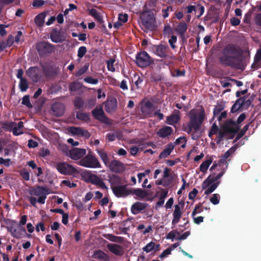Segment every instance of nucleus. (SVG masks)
<instances>
[{"instance_id":"54","label":"nucleus","mask_w":261,"mask_h":261,"mask_svg":"<svg viewBox=\"0 0 261 261\" xmlns=\"http://www.w3.org/2000/svg\"><path fill=\"white\" fill-rule=\"evenodd\" d=\"M87 53V48L85 46H81L77 50V57L80 58H83Z\"/></svg>"},{"instance_id":"18","label":"nucleus","mask_w":261,"mask_h":261,"mask_svg":"<svg viewBox=\"0 0 261 261\" xmlns=\"http://www.w3.org/2000/svg\"><path fill=\"white\" fill-rule=\"evenodd\" d=\"M107 248L112 253L117 256H122L124 253L123 247L117 244H109L107 245Z\"/></svg>"},{"instance_id":"8","label":"nucleus","mask_w":261,"mask_h":261,"mask_svg":"<svg viewBox=\"0 0 261 261\" xmlns=\"http://www.w3.org/2000/svg\"><path fill=\"white\" fill-rule=\"evenodd\" d=\"M56 168L58 171L63 175H73L79 173L75 167L66 162H58Z\"/></svg>"},{"instance_id":"50","label":"nucleus","mask_w":261,"mask_h":261,"mask_svg":"<svg viewBox=\"0 0 261 261\" xmlns=\"http://www.w3.org/2000/svg\"><path fill=\"white\" fill-rule=\"evenodd\" d=\"M69 130L73 135H81L83 132V129L80 127L71 126L69 127Z\"/></svg>"},{"instance_id":"2","label":"nucleus","mask_w":261,"mask_h":261,"mask_svg":"<svg viewBox=\"0 0 261 261\" xmlns=\"http://www.w3.org/2000/svg\"><path fill=\"white\" fill-rule=\"evenodd\" d=\"M189 117L190 121L187 126L183 127V130L188 134H191L193 140H197L200 137L198 131L205 119L204 110L202 109L198 113L195 110H191L189 113Z\"/></svg>"},{"instance_id":"7","label":"nucleus","mask_w":261,"mask_h":261,"mask_svg":"<svg viewBox=\"0 0 261 261\" xmlns=\"http://www.w3.org/2000/svg\"><path fill=\"white\" fill-rule=\"evenodd\" d=\"M49 190L46 187L38 186L31 190L30 194L38 197V202L44 204L46 199V195L49 194Z\"/></svg>"},{"instance_id":"23","label":"nucleus","mask_w":261,"mask_h":261,"mask_svg":"<svg viewBox=\"0 0 261 261\" xmlns=\"http://www.w3.org/2000/svg\"><path fill=\"white\" fill-rule=\"evenodd\" d=\"M50 38L51 41L55 43H61L64 41V38L61 35L60 31L55 28L50 33Z\"/></svg>"},{"instance_id":"15","label":"nucleus","mask_w":261,"mask_h":261,"mask_svg":"<svg viewBox=\"0 0 261 261\" xmlns=\"http://www.w3.org/2000/svg\"><path fill=\"white\" fill-rule=\"evenodd\" d=\"M86 153L85 149L73 148L69 151V156L72 160H77L83 157Z\"/></svg>"},{"instance_id":"27","label":"nucleus","mask_w":261,"mask_h":261,"mask_svg":"<svg viewBox=\"0 0 261 261\" xmlns=\"http://www.w3.org/2000/svg\"><path fill=\"white\" fill-rule=\"evenodd\" d=\"M96 151L104 164L107 167L110 163V160L107 152L103 149H97Z\"/></svg>"},{"instance_id":"63","label":"nucleus","mask_w":261,"mask_h":261,"mask_svg":"<svg viewBox=\"0 0 261 261\" xmlns=\"http://www.w3.org/2000/svg\"><path fill=\"white\" fill-rule=\"evenodd\" d=\"M219 130L218 126L216 124V123H214L212 125V126L211 129V131L209 133L208 136L211 137L212 135L216 134Z\"/></svg>"},{"instance_id":"44","label":"nucleus","mask_w":261,"mask_h":261,"mask_svg":"<svg viewBox=\"0 0 261 261\" xmlns=\"http://www.w3.org/2000/svg\"><path fill=\"white\" fill-rule=\"evenodd\" d=\"M92 174L90 171L86 170L82 173L81 176L87 182H89Z\"/></svg>"},{"instance_id":"58","label":"nucleus","mask_w":261,"mask_h":261,"mask_svg":"<svg viewBox=\"0 0 261 261\" xmlns=\"http://www.w3.org/2000/svg\"><path fill=\"white\" fill-rule=\"evenodd\" d=\"M20 175L22 178L25 181L30 180V173L25 170H22L20 172Z\"/></svg>"},{"instance_id":"28","label":"nucleus","mask_w":261,"mask_h":261,"mask_svg":"<svg viewBox=\"0 0 261 261\" xmlns=\"http://www.w3.org/2000/svg\"><path fill=\"white\" fill-rule=\"evenodd\" d=\"M130 194L136 195L141 199H143L147 196V192L141 189H130Z\"/></svg>"},{"instance_id":"24","label":"nucleus","mask_w":261,"mask_h":261,"mask_svg":"<svg viewBox=\"0 0 261 261\" xmlns=\"http://www.w3.org/2000/svg\"><path fill=\"white\" fill-rule=\"evenodd\" d=\"M173 132V128L168 126H164L159 129L157 135L162 138H165L170 136Z\"/></svg>"},{"instance_id":"26","label":"nucleus","mask_w":261,"mask_h":261,"mask_svg":"<svg viewBox=\"0 0 261 261\" xmlns=\"http://www.w3.org/2000/svg\"><path fill=\"white\" fill-rule=\"evenodd\" d=\"M93 257L103 261H109L110 259L108 255L101 250L95 251L93 255Z\"/></svg>"},{"instance_id":"22","label":"nucleus","mask_w":261,"mask_h":261,"mask_svg":"<svg viewBox=\"0 0 261 261\" xmlns=\"http://www.w3.org/2000/svg\"><path fill=\"white\" fill-rule=\"evenodd\" d=\"M168 47L164 45H154L153 47L154 53L158 56L166 58L167 57V49Z\"/></svg>"},{"instance_id":"53","label":"nucleus","mask_w":261,"mask_h":261,"mask_svg":"<svg viewBox=\"0 0 261 261\" xmlns=\"http://www.w3.org/2000/svg\"><path fill=\"white\" fill-rule=\"evenodd\" d=\"M22 104L26 106L29 108H32V105L30 102V97L29 95H25L22 98Z\"/></svg>"},{"instance_id":"20","label":"nucleus","mask_w":261,"mask_h":261,"mask_svg":"<svg viewBox=\"0 0 261 261\" xmlns=\"http://www.w3.org/2000/svg\"><path fill=\"white\" fill-rule=\"evenodd\" d=\"M182 211L179 205H174V210L173 212V219L172 225L175 226L180 221L182 215Z\"/></svg>"},{"instance_id":"21","label":"nucleus","mask_w":261,"mask_h":261,"mask_svg":"<svg viewBox=\"0 0 261 261\" xmlns=\"http://www.w3.org/2000/svg\"><path fill=\"white\" fill-rule=\"evenodd\" d=\"M147 205L148 204L147 203L136 202L131 206V212L134 215H137L145 210Z\"/></svg>"},{"instance_id":"35","label":"nucleus","mask_w":261,"mask_h":261,"mask_svg":"<svg viewBox=\"0 0 261 261\" xmlns=\"http://www.w3.org/2000/svg\"><path fill=\"white\" fill-rule=\"evenodd\" d=\"M212 162L213 159L211 158L202 162L199 167L200 171L204 173L205 172Z\"/></svg>"},{"instance_id":"14","label":"nucleus","mask_w":261,"mask_h":261,"mask_svg":"<svg viewBox=\"0 0 261 261\" xmlns=\"http://www.w3.org/2000/svg\"><path fill=\"white\" fill-rule=\"evenodd\" d=\"M107 167L114 173H120L124 170L123 164L116 160H113L110 162Z\"/></svg>"},{"instance_id":"1","label":"nucleus","mask_w":261,"mask_h":261,"mask_svg":"<svg viewBox=\"0 0 261 261\" xmlns=\"http://www.w3.org/2000/svg\"><path fill=\"white\" fill-rule=\"evenodd\" d=\"M243 53L239 46L227 44L222 50V56L218 58L219 62L222 66L244 71L248 64V60L243 56Z\"/></svg>"},{"instance_id":"30","label":"nucleus","mask_w":261,"mask_h":261,"mask_svg":"<svg viewBox=\"0 0 261 261\" xmlns=\"http://www.w3.org/2000/svg\"><path fill=\"white\" fill-rule=\"evenodd\" d=\"M187 24L184 22H180L177 26L175 29V31L178 35H182L183 34H185L187 30Z\"/></svg>"},{"instance_id":"41","label":"nucleus","mask_w":261,"mask_h":261,"mask_svg":"<svg viewBox=\"0 0 261 261\" xmlns=\"http://www.w3.org/2000/svg\"><path fill=\"white\" fill-rule=\"evenodd\" d=\"M108 239L112 242L121 243L123 241V238L121 237L116 236L112 234H108Z\"/></svg>"},{"instance_id":"60","label":"nucleus","mask_w":261,"mask_h":261,"mask_svg":"<svg viewBox=\"0 0 261 261\" xmlns=\"http://www.w3.org/2000/svg\"><path fill=\"white\" fill-rule=\"evenodd\" d=\"M84 81L89 84H97L98 82L97 79H93L91 76H87L84 79Z\"/></svg>"},{"instance_id":"45","label":"nucleus","mask_w":261,"mask_h":261,"mask_svg":"<svg viewBox=\"0 0 261 261\" xmlns=\"http://www.w3.org/2000/svg\"><path fill=\"white\" fill-rule=\"evenodd\" d=\"M180 234V231H178L177 229H175L170 231L166 236V239H170L172 241H173L174 239H176L175 237L176 235H179Z\"/></svg>"},{"instance_id":"55","label":"nucleus","mask_w":261,"mask_h":261,"mask_svg":"<svg viewBox=\"0 0 261 261\" xmlns=\"http://www.w3.org/2000/svg\"><path fill=\"white\" fill-rule=\"evenodd\" d=\"M203 211V208L201 207V203L195 205V207L192 213V216L194 217L198 213H200Z\"/></svg>"},{"instance_id":"17","label":"nucleus","mask_w":261,"mask_h":261,"mask_svg":"<svg viewBox=\"0 0 261 261\" xmlns=\"http://www.w3.org/2000/svg\"><path fill=\"white\" fill-rule=\"evenodd\" d=\"M180 120V112L178 110H174L172 114L166 118L167 123L171 125H174Z\"/></svg>"},{"instance_id":"43","label":"nucleus","mask_w":261,"mask_h":261,"mask_svg":"<svg viewBox=\"0 0 261 261\" xmlns=\"http://www.w3.org/2000/svg\"><path fill=\"white\" fill-rule=\"evenodd\" d=\"M76 117L77 119L80 120L87 121L90 118L89 115L85 113L77 112L76 114Z\"/></svg>"},{"instance_id":"31","label":"nucleus","mask_w":261,"mask_h":261,"mask_svg":"<svg viewBox=\"0 0 261 261\" xmlns=\"http://www.w3.org/2000/svg\"><path fill=\"white\" fill-rule=\"evenodd\" d=\"M242 99L241 97L237 99L234 103L232 105L231 108V112L234 113L238 111H242V108H243V104L242 102Z\"/></svg>"},{"instance_id":"56","label":"nucleus","mask_w":261,"mask_h":261,"mask_svg":"<svg viewBox=\"0 0 261 261\" xmlns=\"http://www.w3.org/2000/svg\"><path fill=\"white\" fill-rule=\"evenodd\" d=\"M236 148L234 146H232L226 152H225L222 156H223V158L227 160L230 156V155L236 151Z\"/></svg>"},{"instance_id":"6","label":"nucleus","mask_w":261,"mask_h":261,"mask_svg":"<svg viewBox=\"0 0 261 261\" xmlns=\"http://www.w3.org/2000/svg\"><path fill=\"white\" fill-rule=\"evenodd\" d=\"M135 62L138 67L144 68L153 64L154 60L146 51H141L137 54Z\"/></svg>"},{"instance_id":"11","label":"nucleus","mask_w":261,"mask_h":261,"mask_svg":"<svg viewBox=\"0 0 261 261\" xmlns=\"http://www.w3.org/2000/svg\"><path fill=\"white\" fill-rule=\"evenodd\" d=\"M43 72L46 77H54L59 73V69L54 65L45 64L41 65Z\"/></svg>"},{"instance_id":"46","label":"nucleus","mask_w":261,"mask_h":261,"mask_svg":"<svg viewBox=\"0 0 261 261\" xmlns=\"http://www.w3.org/2000/svg\"><path fill=\"white\" fill-rule=\"evenodd\" d=\"M172 182V179H169L167 180L164 179H160L155 181V184L157 185H162L164 187H167L169 186Z\"/></svg>"},{"instance_id":"19","label":"nucleus","mask_w":261,"mask_h":261,"mask_svg":"<svg viewBox=\"0 0 261 261\" xmlns=\"http://www.w3.org/2000/svg\"><path fill=\"white\" fill-rule=\"evenodd\" d=\"M51 110L56 116H61L63 115L65 110L64 105L60 102H55L51 106Z\"/></svg>"},{"instance_id":"49","label":"nucleus","mask_w":261,"mask_h":261,"mask_svg":"<svg viewBox=\"0 0 261 261\" xmlns=\"http://www.w3.org/2000/svg\"><path fill=\"white\" fill-rule=\"evenodd\" d=\"M115 59H110V60H107L106 61V63H107V68L108 69V70L110 71H112V72H114L115 70V67H114V63L115 62Z\"/></svg>"},{"instance_id":"9","label":"nucleus","mask_w":261,"mask_h":261,"mask_svg":"<svg viewBox=\"0 0 261 261\" xmlns=\"http://www.w3.org/2000/svg\"><path fill=\"white\" fill-rule=\"evenodd\" d=\"M36 49L39 56L43 57L53 53L55 46L47 42L41 41L36 44Z\"/></svg>"},{"instance_id":"51","label":"nucleus","mask_w":261,"mask_h":261,"mask_svg":"<svg viewBox=\"0 0 261 261\" xmlns=\"http://www.w3.org/2000/svg\"><path fill=\"white\" fill-rule=\"evenodd\" d=\"M220 196L218 194H214L210 200L214 205L219 204L220 202Z\"/></svg>"},{"instance_id":"59","label":"nucleus","mask_w":261,"mask_h":261,"mask_svg":"<svg viewBox=\"0 0 261 261\" xmlns=\"http://www.w3.org/2000/svg\"><path fill=\"white\" fill-rule=\"evenodd\" d=\"M176 41L177 37L174 35H172L171 37V38L169 40V43L172 49H175L176 47V45H175V43L176 42Z\"/></svg>"},{"instance_id":"25","label":"nucleus","mask_w":261,"mask_h":261,"mask_svg":"<svg viewBox=\"0 0 261 261\" xmlns=\"http://www.w3.org/2000/svg\"><path fill=\"white\" fill-rule=\"evenodd\" d=\"M153 104L150 101H147L144 105V108H142V112L146 116L151 117L153 116Z\"/></svg>"},{"instance_id":"13","label":"nucleus","mask_w":261,"mask_h":261,"mask_svg":"<svg viewBox=\"0 0 261 261\" xmlns=\"http://www.w3.org/2000/svg\"><path fill=\"white\" fill-rule=\"evenodd\" d=\"M40 72V69L38 67L33 66L26 70V74L33 82L37 83L40 80L39 77Z\"/></svg>"},{"instance_id":"40","label":"nucleus","mask_w":261,"mask_h":261,"mask_svg":"<svg viewBox=\"0 0 261 261\" xmlns=\"http://www.w3.org/2000/svg\"><path fill=\"white\" fill-rule=\"evenodd\" d=\"M163 79L162 75L158 73H152L150 76V80L151 82L157 83Z\"/></svg>"},{"instance_id":"10","label":"nucleus","mask_w":261,"mask_h":261,"mask_svg":"<svg viewBox=\"0 0 261 261\" xmlns=\"http://www.w3.org/2000/svg\"><path fill=\"white\" fill-rule=\"evenodd\" d=\"M113 193L118 198L126 197L130 195V189H128L126 185H119L111 186Z\"/></svg>"},{"instance_id":"33","label":"nucleus","mask_w":261,"mask_h":261,"mask_svg":"<svg viewBox=\"0 0 261 261\" xmlns=\"http://www.w3.org/2000/svg\"><path fill=\"white\" fill-rule=\"evenodd\" d=\"M0 124L2 125V127L8 131H11L13 127L16 125V123L14 122H1Z\"/></svg>"},{"instance_id":"37","label":"nucleus","mask_w":261,"mask_h":261,"mask_svg":"<svg viewBox=\"0 0 261 261\" xmlns=\"http://www.w3.org/2000/svg\"><path fill=\"white\" fill-rule=\"evenodd\" d=\"M250 123L247 124L245 125L244 127L241 130V131L238 134L235 140H234V142H237L239 139H240L246 133V132L248 130Z\"/></svg>"},{"instance_id":"4","label":"nucleus","mask_w":261,"mask_h":261,"mask_svg":"<svg viewBox=\"0 0 261 261\" xmlns=\"http://www.w3.org/2000/svg\"><path fill=\"white\" fill-rule=\"evenodd\" d=\"M223 131L219 130L217 138L216 143L219 144L223 139L224 136L228 134L231 135L230 139H232L235 135L239 131V126H237L231 119L227 120L222 126Z\"/></svg>"},{"instance_id":"5","label":"nucleus","mask_w":261,"mask_h":261,"mask_svg":"<svg viewBox=\"0 0 261 261\" xmlns=\"http://www.w3.org/2000/svg\"><path fill=\"white\" fill-rule=\"evenodd\" d=\"M80 166L89 168H101V166L97 158L91 153H88L78 162Z\"/></svg>"},{"instance_id":"16","label":"nucleus","mask_w":261,"mask_h":261,"mask_svg":"<svg viewBox=\"0 0 261 261\" xmlns=\"http://www.w3.org/2000/svg\"><path fill=\"white\" fill-rule=\"evenodd\" d=\"M117 108V101L115 98L108 99L105 102V109L107 113H112L116 111Z\"/></svg>"},{"instance_id":"47","label":"nucleus","mask_w":261,"mask_h":261,"mask_svg":"<svg viewBox=\"0 0 261 261\" xmlns=\"http://www.w3.org/2000/svg\"><path fill=\"white\" fill-rule=\"evenodd\" d=\"M74 105L76 108L80 109L83 107L84 102L82 98L77 97L74 101Z\"/></svg>"},{"instance_id":"62","label":"nucleus","mask_w":261,"mask_h":261,"mask_svg":"<svg viewBox=\"0 0 261 261\" xmlns=\"http://www.w3.org/2000/svg\"><path fill=\"white\" fill-rule=\"evenodd\" d=\"M118 20L122 23H125L128 20V15L127 14L120 13L118 16Z\"/></svg>"},{"instance_id":"57","label":"nucleus","mask_w":261,"mask_h":261,"mask_svg":"<svg viewBox=\"0 0 261 261\" xmlns=\"http://www.w3.org/2000/svg\"><path fill=\"white\" fill-rule=\"evenodd\" d=\"M246 118V114L244 113H242L238 118L237 122H235V123L236 124V125L237 126H239V129H240V127H241L240 123L242 122H243L245 119Z\"/></svg>"},{"instance_id":"32","label":"nucleus","mask_w":261,"mask_h":261,"mask_svg":"<svg viewBox=\"0 0 261 261\" xmlns=\"http://www.w3.org/2000/svg\"><path fill=\"white\" fill-rule=\"evenodd\" d=\"M109 182L112 185L119 186L122 184V180L118 175L113 174L110 177Z\"/></svg>"},{"instance_id":"36","label":"nucleus","mask_w":261,"mask_h":261,"mask_svg":"<svg viewBox=\"0 0 261 261\" xmlns=\"http://www.w3.org/2000/svg\"><path fill=\"white\" fill-rule=\"evenodd\" d=\"M156 0H149L148 2L143 6V11L153 10L156 7Z\"/></svg>"},{"instance_id":"64","label":"nucleus","mask_w":261,"mask_h":261,"mask_svg":"<svg viewBox=\"0 0 261 261\" xmlns=\"http://www.w3.org/2000/svg\"><path fill=\"white\" fill-rule=\"evenodd\" d=\"M163 33L165 36H169L172 33V30L169 25H165L164 26Z\"/></svg>"},{"instance_id":"52","label":"nucleus","mask_w":261,"mask_h":261,"mask_svg":"<svg viewBox=\"0 0 261 261\" xmlns=\"http://www.w3.org/2000/svg\"><path fill=\"white\" fill-rule=\"evenodd\" d=\"M187 140L185 137H180L176 139L174 144L175 145H179L180 143H184L181 145L182 148H185L186 145Z\"/></svg>"},{"instance_id":"3","label":"nucleus","mask_w":261,"mask_h":261,"mask_svg":"<svg viewBox=\"0 0 261 261\" xmlns=\"http://www.w3.org/2000/svg\"><path fill=\"white\" fill-rule=\"evenodd\" d=\"M139 18L141 26L151 31L156 30V21L153 10L143 11L140 13Z\"/></svg>"},{"instance_id":"12","label":"nucleus","mask_w":261,"mask_h":261,"mask_svg":"<svg viewBox=\"0 0 261 261\" xmlns=\"http://www.w3.org/2000/svg\"><path fill=\"white\" fill-rule=\"evenodd\" d=\"M93 116L97 120L106 124H110V119L105 115L102 108L96 107L92 111Z\"/></svg>"},{"instance_id":"39","label":"nucleus","mask_w":261,"mask_h":261,"mask_svg":"<svg viewBox=\"0 0 261 261\" xmlns=\"http://www.w3.org/2000/svg\"><path fill=\"white\" fill-rule=\"evenodd\" d=\"M241 98H242V102L244 109L247 110L250 106H251L252 107L254 106L253 105H251L252 102L253 100V98L246 100V97L245 96L241 97Z\"/></svg>"},{"instance_id":"29","label":"nucleus","mask_w":261,"mask_h":261,"mask_svg":"<svg viewBox=\"0 0 261 261\" xmlns=\"http://www.w3.org/2000/svg\"><path fill=\"white\" fill-rule=\"evenodd\" d=\"M46 16V13L42 12L36 15L34 19L35 24L39 27H41L43 25L44 22V19Z\"/></svg>"},{"instance_id":"34","label":"nucleus","mask_w":261,"mask_h":261,"mask_svg":"<svg viewBox=\"0 0 261 261\" xmlns=\"http://www.w3.org/2000/svg\"><path fill=\"white\" fill-rule=\"evenodd\" d=\"M224 109V106L222 104H218L215 106L213 110V116L212 120H214L215 117H217Z\"/></svg>"},{"instance_id":"61","label":"nucleus","mask_w":261,"mask_h":261,"mask_svg":"<svg viewBox=\"0 0 261 261\" xmlns=\"http://www.w3.org/2000/svg\"><path fill=\"white\" fill-rule=\"evenodd\" d=\"M254 20L255 24L261 28V13H256Z\"/></svg>"},{"instance_id":"38","label":"nucleus","mask_w":261,"mask_h":261,"mask_svg":"<svg viewBox=\"0 0 261 261\" xmlns=\"http://www.w3.org/2000/svg\"><path fill=\"white\" fill-rule=\"evenodd\" d=\"M19 87L21 91L24 92L29 88V83L26 79L20 80Z\"/></svg>"},{"instance_id":"42","label":"nucleus","mask_w":261,"mask_h":261,"mask_svg":"<svg viewBox=\"0 0 261 261\" xmlns=\"http://www.w3.org/2000/svg\"><path fill=\"white\" fill-rule=\"evenodd\" d=\"M173 8L170 6H167L165 8H163L162 10L163 17L164 18L168 17L169 15V12H173Z\"/></svg>"},{"instance_id":"48","label":"nucleus","mask_w":261,"mask_h":261,"mask_svg":"<svg viewBox=\"0 0 261 261\" xmlns=\"http://www.w3.org/2000/svg\"><path fill=\"white\" fill-rule=\"evenodd\" d=\"M155 247V243L151 242L148 243L145 247L143 248V250L147 253L153 251L154 247Z\"/></svg>"}]
</instances>
